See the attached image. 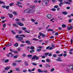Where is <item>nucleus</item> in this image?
Returning <instances> with one entry per match:
<instances>
[{"instance_id":"f257e3e1","label":"nucleus","mask_w":73,"mask_h":73,"mask_svg":"<svg viewBox=\"0 0 73 73\" xmlns=\"http://www.w3.org/2000/svg\"><path fill=\"white\" fill-rule=\"evenodd\" d=\"M49 4V0H43V3H42L43 6L45 7L48 5Z\"/></svg>"},{"instance_id":"f03ea898","label":"nucleus","mask_w":73,"mask_h":73,"mask_svg":"<svg viewBox=\"0 0 73 73\" xmlns=\"http://www.w3.org/2000/svg\"><path fill=\"white\" fill-rule=\"evenodd\" d=\"M20 35H17L15 36V38H18V41H21L22 40H23V38L21 36H20Z\"/></svg>"},{"instance_id":"7ed1b4c3","label":"nucleus","mask_w":73,"mask_h":73,"mask_svg":"<svg viewBox=\"0 0 73 73\" xmlns=\"http://www.w3.org/2000/svg\"><path fill=\"white\" fill-rule=\"evenodd\" d=\"M39 58L37 57L36 56H34L32 58L31 60H38Z\"/></svg>"},{"instance_id":"20e7f679","label":"nucleus","mask_w":73,"mask_h":73,"mask_svg":"<svg viewBox=\"0 0 73 73\" xmlns=\"http://www.w3.org/2000/svg\"><path fill=\"white\" fill-rule=\"evenodd\" d=\"M22 3H21L19 2H17V4H16V5H18L19 7H21V8H22L23 7H22V6L21 5H22Z\"/></svg>"},{"instance_id":"39448f33","label":"nucleus","mask_w":73,"mask_h":73,"mask_svg":"<svg viewBox=\"0 0 73 73\" xmlns=\"http://www.w3.org/2000/svg\"><path fill=\"white\" fill-rule=\"evenodd\" d=\"M34 12H35V11L34 10L29 9L28 13H29V14H32V13H34Z\"/></svg>"},{"instance_id":"423d86ee","label":"nucleus","mask_w":73,"mask_h":73,"mask_svg":"<svg viewBox=\"0 0 73 73\" xmlns=\"http://www.w3.org/2000/svg\"><path fill=\"white\" fill-rule=\"evenodd\" d=\"M67 29L68 31H70L71 29H73V26H68Z\"/></svg>"},{"instance_id":"0eeeda50","label":"nucleus","mask_w":73,"mask_h":73,"mask_svg":"<svg viewBox=\"0 0 73 73\" xmlns=\"http://www.w3.org/2000/svg\"><path fill=\"white\" fill-rule=\"evenodd\" d=\"M39 34L40 35V36H42V37L44 38L46 37V35H45L42 33H40Z\"/></svg>"},{"instance_id":"6e6552de","label":"nucleus","mask_w":73,"mask_h":73,"mask_svg":"<svg viewBox=\"0 0 73 73\" xmlns=\"http://www.w3.org/2000/svg\"><path fill=\"white\" fill-rule=\"evenodd\" d=\"M46 17L48 18V19H51L52 17V16L51 14H48L46 15Z\"/></svg>"},{"instance_id":"1a4fd4ad","label":"nucleus","mask_w":73,"mask_h":73,"mask_svg":"<svg viewBox=\"0 0 73 73\" xmlns=\"http://www.w3.org/2000/svg\"><path fill=\"white\" fill-rule=\"evenodd\" d=\"M18 25H19L20 26H24V24L22 23L21 22H19L17 23Z\"/></svg>"},{"instance_id":"9d476101","label":"nucleus","mask_w":73,"mask_h":73,"mask_svg":"<svg viewBox=\"0 0 73 73\" xmlns=\"http://www.w3.org/2000/svg\"><path fill=\"white\" fill-rule=\"evenodd\" d=\"M10 68H11V66H8V67H7L5 68L4 69L6 70H9V69H10Z\"/></svg>"},{"instance_id":"9b49d317","label":"nucleus","mask_w":73,"mask_h":73,"mask_svg":"<svg viewBox=\"0 0 73 73\" xmlns=\"http://www.w3.org/2000/svg\"><path fill=\"white\" fill-rule=\"evenodd\" d=\"M28 10H29V9H26L24 10L23 11V13H28Z\"/></svg>"},{"instance_id":"f8f14e48","label":"nucleus","mask_w":73,"mask_h":73,"mask_svg":"<svg viewBox=\"0 0 73 73\" xmlns=\"http://www.w3.org/2000/svg\"><path fill=\"white\" fill-rule=\"evenodd\" d=\"M37 71L38 73H43V71L42 70L40 69H38L37 70Z\"/></svg>"},{"instance_id":"ddd939ff","label":"nucleus","mask_w":73,"mask_h":73,"mask_svg":"<svg viewBox=\"0 0 73 73\" xmlns=\"http://www.w3.org/2000/svg\"><path fill=\"white\" fill-rule=\"evenodd\" d=\"M64 4H68L70 5L72 4L71 3H70L68 1H64Z\"/></svg>"},{"instance_id":"4468645a","label":"nucleus","mask_w":73,"mask_h":73,"mask_svg":"<svg viewBox=\"0 0 73 73\" xmlns=\"http://www.w3.org/2000/svg\"><path fill=\"white\" fill-rule=\"evenodd\" d=\"M13 15H14L15 16H17V12L16 11L13 12Z\"/></svg>"},{"instance_id":"2eb2a0df","label":"nucleus","mask_w":73,"mask_h":73,"mask_svg":"<svg viewBox=\"0 0 73 73\" xmlns=\"http://www.w3.org/2000/svg\"><path fill=\"white\" fill-rule=\"evenodd\" d=\"M62 13L63 15H65L68 14V13L66 11H64L62 12Z\"/></svg>"},{"instance_id":"dca6fc26","label":"nucleus","mask_w":73,"mask_h":73,"mask_svg":"<svg viewBox=\"0 0 73 73\" xmlns=\"http://www.w3.org/2000/svg\"><path fill=\"white\" fill-rule=\"evenodd\" d=\"M19 45V44L17 43H16L14 45V46H15V47H17V46Z\"/></svg>"},{"instance_id":"f3484780","label":"nucleus","mask_w":73,"mask_h":73,"mask_svg":"<svg viewBox=\"0 0 73 73\" xmlns=\"http://www.w3.org/2000/svg\"><path fill=\"white\" fill-rule=\"evenodd\" d=\"M30 49L31 50H35V47L33 46H32L30 47Z\"/></svg>"},{"instance_id":"a211bd4d","label":"nucleus","mask_w":73,"mask_h":73,"mask_svg":"<svg viewBox=\"0 0 73 73\" xmlns=\"http://www.w3.org/2000/svg\"><path fill=\"white\" fill-rule=\"evenodd\" d=\"M12 44L11 43H8V44H7L6 45V46H11V45Z\"/></svg>"},{"instance_id":"6ab92c4d","label":"nucleus","mask_w":73,"mask_h":73,"mask_svg":"<svg viewBox=\"0 0 73 73\" xmlns=\"http://www.w3.org/2000/svg\"><path fill=\"white\" fill-rule=\"evenodd\" d=\"M30 8H32V9H34L35 8V6L34 5H31Z\"/></svg>"},{"instance_id":"aec40b11","label":"nucleus","mask_w":73,"mask_h":73,"mask_svg":"<svg viewBox=\"0 0 73 73\" xmlns=\"http://www.w3.org/2000/svg\"><path fill=\"white\" fill-rule=\"evenodd\" d=\"M64 4V2H61L60 3V4H59V6L60 7H61L62 6V4Z\"/></svg>"},{"instance_id":"412c9836","label":"nucleus","mask_w":73,"mask_h":73,"mask_svg":"<svg viewBox=\"0 0 73 73\" xmlns=\"http://www.w3.org/2000/svg\"><path fill=\"white\" fill-rule=\"evenodd\" d=\"M54 46H53L52 47H51L49 48V50H52V49H54Z\"/></svg>"},{"instance_id":"4be33fe9","label":"nucleus","mask_w":73,"mask_h":73,"mask_svg":"<svg viewBox=\"0 0 73 73\" xmlns=\"http://www.w3.org/2000/svg\"><path fill=\"white\" fill-rule=\"evenodd\" d=\"M27 57H29V58H32V54H29L27 56Z\"/></svg>"},{"instance_id":"5701e85b","label":"nucleus","mask_w":73,"mask_h":73,"mask_svg":"<svg viewBox=\"0 0 73 73\" xmlns=\"http://www.w3.org/2000/svg\"><path fill=\"white\" fill-rule=\"evenodd\" d=\"M56 60L57 61H59V62H62V60L59 59H56Z\"/></svg>"},{"instance_id":"b1692460","label":"nucleus","mask_w":73,"mask_h":73,"mask_svg":"<svg viewBox=\"0 0 73 73\" xmlns=\"http://www.w3.org/2000/svg\"><path fill=\"white\" fill-rule=\"evenodd\" d=\"M47 31L48 32H50V31L53 32V30H52L51 29H49L47 30Z\"/></svg>"},{"instance_id":"393cba45","label":"nucleus","mask_w":73,"mask_h":73,"mask_svg":"<svg viewBox=\"0 0 73 73\" xmlns=\"http://www.w3.org/2000/svg\"><path fill=\"white\" fill-rule=\"evenodd\" d=\"M34 50H31L29 52L31 53H33L35 52Z\"/></svg>"},{"instance_id":"a878e982","label":"nucleus","mask_w":73,"mask_h":73,"mask_svg":"<svg viewBox=\"0 0 73 73\" xmlns=\"http://www.w3.org/2000/svg\"><path fill=\"white\" fill-rule=\"evenodd\" d=\"M0 4H4L5 3L4 2L0 0Z\"/></svg>"},{"instance_id":"bb28decb","label":"nucleus","mask_w":73,"mask_h":73,"mask_svg":"<svg viewBox=\"0 0 73 73\" xmlns=\"http://www.w3.org/2000/svg\"><path fill=\"white\" fill-rule=\"evenodd\" d=\"M25 43L26 44H30V41L29 40H26L25 41Z\"/></svg>"},{"instance_id":"cd10ccee","label":"nucleus","mask_w":73,"mask_h":73,"mask_svg":"<svg viewBox=\"0 0 73 73\" xmlns=\"http://www.w3.org/2000/svg\"><path fill=\"white\" fill-rule=\"evenodd\" d=\"M71 16H73V14H70V15H68V17H71Z\"/></svg>"},{"instance_id":"c85d7f7f","label":"nucleus","mask_w":73,"mask_h":73,"mask_svg":"<svg viewBox=\"0 0 73 73\" xmlns=\"http://www.w3.org/2000/svg\"><path fill=\"white\" fill-rule=\"evenodd\" d=\"M33 65H34V66H37V64L35 62H33L32 63Z\"/></svg>"},{"instance_id":"c756f323","label":"nucleus","mask_w":73,"mask_h":73,"mask_svg":"<svg viewBox=\"0 0 73 73\" xmlns=\"http://www.w3.org/2000/svg\"><path fill=\"white\" fill-rule=\"evenodd\" d=\"M9 17L10 18H12V17H13V15L12 14H10L9 15Z\"/></svg>"},{"instance_id":"7c9ffc66","label":"nucleus","mask_w":73,"mask_h":73,"mask_svg":"<svg viewBox=\"0 0 73 73\" xmlns=\"http://www.w3.org/2000/svg\"><path fill=\"white\" fill-rule=\"evenodd\" d=\"M66 27V25H65V24H63L62 25V28H65Z\"/></svg>"},{"instance_id":"2f4dec72","label":"nucleus","mask_w":73,"mask_h":73,"mask_svg":"<svg viewBox=\"0 0 73 73\" xmlns=\"http://www.w3.org/2000/svg\"><path fill=\"white\" fill-rule=\"evenodd\" d=\"M15 69L16 70H17V71H20V70L19 68H16Z\"/></svg>"},{"instance_id":"473e14b6","label":"nucleus","mask_w":73,"mask_h":73,"mask_svg":"<svg viewBox=\"0 0 73 73\" xmlns=\"http://www.w3.org/2000/svg\"><path fill=\"white\" fill-rule=\"evenodd\" d=\"M54 70V68H52L51 70H50V72H53Z\"/></svg>"},{"instance_id":"72a5a7b5","label":"nucleus","mask_w":73,"mask_h":73,"mask_svg":"<svg viewBox=\"0 0 73 73\" xmlns=\"http://www.w3.org/2000/svg\"><path fill=\"white\" fill-rule=\"evenodd\" d=\"M15 62H21V60H16Z\"/></svg>"},{"instance_id":"f704fd0d","label":"nucleus","mask_w":73,"mask_h":73,"mask_svg":"<svg viewBox=\"0 0 73 73\" xmlns=\"http://www.w3.org/2000/svg\"><path fill=\"white\" fill-rule=\"evenodd\" d=\"M46 61L47 62H49L50 61V60L48 59H46Z\"/></svg>"},{"instance_id":"c9c22d12","label":"nucleus","mask_w":73,"mask_h":73,"mask_svg":"<svg viewBox=\"0 0 73 73\" xmlns=\"http://www.w3.org/2000/svg\"><path fill=\"white\" fill-rule=\"evenodd\" d=\"M18 32L19 33V34H21V33L22 32H23V31H22V30H20L18 31Z\"/></svg>"},{"instance_id":"e433bc0d","label":"nucleus","mask_w":73,"mask_h":73,"mask_svg":"<svg viewBox=\"0 0 73 73\" xmlns=\"http://www.w3.org/2000/svg\"><path fill=\"white\" fill-rule=\"evenodd\" d=\"M26 46V45L25 44H21L20 45V46H22V47H23V46Z\"/></svg>"},{"instance_id":"4c0bfd02","label":"nucleus","mask_w":73,"mask_h":73,"mask_svg":"<svg viewBox=\"0 0 73 73\" xmlns=\"http://www.w3.org/2000/svg\"><path fill=\"white\" fill-rule=\"evenodd\" d=\"M9 62V60L7 59L5 61V63H7V62Z\"/></svg>"},{"instance_id":"58836bf2","label":"nucleus","mask_w":73,"mask_h":73,"mask_svg":"<svg viewBox=\"0 0 73 73\" xmlns=\"http://www.w3.org/2000/svg\"><path fill=\"white\" fill-rule=\"evenodd\" d=\"M11 31L12 33L14 35L16 34V33L15 32H14V31L13 30H11Z\"/></svg>"},{"instance_id":"ea45409f","label":"nucleus","mask_w":73,"mask_h":73,"mask_svg":"<svg viewBox=\"0 0 73 73\" xmlns=\"http://www.w3.org/2000/svg\"><path fill=\"white\" fill-rule=\"evenodd\" d=\"M12 65L13 66H15L16 65V63H12Z\"/></svg>"},{"instance_id":"a19ab883","label":"nucleus","mask_w":73,"mask_h":73,"mask_svg":"<svg viewBox=\"0 0 73 73\" xmlns=\"http://www.w3.org/2000/svg\"><path fill=\"white\" fill-rule=\"evenodd\" d=\"M21 47L19 48H17V50L18 51H19V52L20 51V50H21Z\"/></svg>"},{"instance_id":"79ce46f5","label":"nucleus","mask_w":73,"mask_h":73,"mask_svg":"<svg viewBox=\"0 0 73 73\" xmlns=\"http://www.w3.org/2000/svg\"><path fill=\"white\" fill-rule=\"evenodd\" d=\"M44 67H45L46 68H47L48 67H50V66L48 65L45 66Z\"/></svg>"},{"instance_id":"37998d69","label":"nucleus","mask_w":73,"mask_h":73,"mask_svg":"<svg viewBox=\"0 0 73 73\" xmlns=\"http://www.w3.org/2000/svg\"><path fill=\"white\" fill-rule=\"evenodd\" d=\"M72 19H69L68 21V22L71 23L72 21Z\"/></svg>"},{"instance_id":"c03bdc74","label":"nucleus","mask_w":73,"mask_h":73,"mask_svg":"<svg viewBox=\"0 0 73 73\" xmlns=\"http://www.w3.org/2000/svg\"><path fill=\"white\" fill-rule=\"evenodd\" d=\"M58 7V6L57 5H55L54 6V8H57Z\"/></svg>"},{"instance_id":"a18cd8bd","label":"nucleus","mask_w":73,"mask_h":73,"mask_svg":"<svg viewBox=\"0 0 73 73\" xmlns=\"http://www.w3.org/2000/svg\"><path fill=\"white\" fill-rule=\"evenodd\" d=\"M38 30H39L40 31H41V30H42V27H38Z\"/></svg>"},{"instance_id":"49530a36","label":"nucleus","mask_w":73,"mask_h":73,"mask_svg":"<svg viewBox=\"0 0 73 73\" xmlns=\"http://www.w3.org/2000/svg\"><path fill=\"white\" fill-rule=\"evenodd\" d=\"M49 54V53H46L44 54L45 56H48V55Z\"/></svg>"},{"instance_id":"de8ad7c7","label":"nucleus","mask_w":73,"mask_h":73,"mask_svg":"<svg viewBox=\"0 0 73 73\" xmlns=\"http://www.w3.org/2000/svg\"><path fill=\"white\" fill-rule=\"evenodd\" d=\"M41 49H37V52H40V51H41Z\"/></svg>"},{"instance_id":"09e8293b","label":"nucleus","mask_w":73,"mask_h":73,"mask_svg":"<svg viewBox=\"0 0 73 73\" xmlns=\"http://www.w3.org/2000/svg\"><path fill=\"white\" fill-rule=\"evenodd\" d=\"M22 29L23 31H25L27 29V28L25 27H23Z\"/></svg>"},{"instance_id":"8fccbe9b","label":"nucleus","mask_w":73,"mask_h":73,"mask_svg":"<svg viewBox=\"0 0 73 73\" xmlns=\"http://www.w3.org/2000/svg\"><path fill=\"white\" fill-rule=\"evenodd\" d=\"M63 55V54H58V56H61H61H62V55Z\"/></svg>"},{"instance_id":"3c124183","label":"nucleus","mask_w":73,"mask_h":73,"mask_svg":"<svg viewBox=\"0 0 73 73\" xmlns=\"http://www.w3.org/2000/svg\"><path fill=\"white\" fill-rule=\"evenodd\" d=\"M31 20L32 21H33V22H35V21L36 20L35 19H31Z\"/></svg>"},{"instance_id":"603ef678","label":"nucleus","mask_w":73,"mask_h":73,"mask_svg":"<svg viewBox=\"0 0 73 73\" xmlns=\"http://www.w3.org/2000/svg\"><path fill=\"white\" fill-rule=\"evenodd\" d=\"M25 64L26 66H28V63H27V62H25Z\"/></svg>"},{"instance_id":"864d4df0","label":"nucleus","mask_w":73,"mask_h":73,"mask_svg":"<svg viewBox=\"0 0 73 73\" xmlns=\"http://www.w3.org/2000/svg\"><path fill=\"white\" fill-rule=\"evenodd\" d=\"M53 57H57V55L56 54H53Z\"/></svg>"},{"instance_id":"5fc2aeb1","label":"nucleus","mask_w":73,"mask_h":73,"mask_svg":"<svg viewBox=\"0 0 73 73\" xmlns=\"http://www.w3.org/2000/svg\"><path fill=\"white\" fill-rule=\"evenodd\" d=\"M13 27H17V25H16V24H14L13 25Z\"/></svg>"},{"instance_id":"6e6d98bb","label":"nucleus","mask_w":73,"mask_h":73,"mask_svg":"<svg viewBox=\"0 0 73 73\" xmlns=\"http://www.w3.org/2000/svg\"><path fill=\"white\" fill-rule=\"evenodd\" d=\"M51 10L52 11H56V9L54 8L52 9Z\"/></svg>"},{"instance_id":"4d7b16f0","label":"nucleus","mask_w":73,"mask_h":73,"mask_svg":"<svg viewBox=\"0 0 73 73\" xmlns=\"http://www.w3.org/2000/svg\"><path fill=\"white\" fill-rule=\"evenodd\" d=\"M9 6H6L5 8L6 9H9Z\"/></svg>"},{"instance_id":"13d9d810","label":"nucleus","mask_w":73,"mask_h":73,"mask_svg":"<svg viewBox=\"0 0 73 73\" xmlns=\"http://www.w3.org/2000/svg\"><path fill=\"white\" fill-rule=\"evenodd\" d=\"M63 56L64 57H66V56H67V54H63Z\"/></svg>"},{"instance_id":"bf43d9fd","label":"nucleus","mask_w":73,"mask_h":73,"mask_svg":"<svg viewBox=\"0 0 73 73\" xmlns=\"http://www.w3.org/2000/svg\"><path fill=\"white\" fill-rule=\"evenodd\" d=\"M22 56L24 57H26V55L25 54H23L22 55Z\"/></svg>"},{"instance_id":"052dcab7","label":"nucleus","mask_w":73,"mask_h":73,"mask_svg":"<svg viewBox=\"0 0 73 73\" xmlns=\"http://www.w3.org/2000/svg\"><path fill=\"white\" fill-rule=\"evenodd\" d=\"M55 36H58V32H57L55 34Z\"/></svg>"},{"instance_id":"680f3d73","label":"nucleus","mask_w":73,"mask_h":73,"mask_svg":"<svg viewBox=\"0 0 73 73\" xmlns=\"http://www.w3.org/2000/svg\"><path fill=\"white\" fill-rule=\"evenodd\" d=\"M43 48V46H39L38 47V48H40V49H41V48Z\"/></svg>"},{"instance_id":"e2e57ef3","label":"nucleus","mask_w":73,"mask_h":73,"mask_svg":"<svg viewBox=\"0 0 73 73\" xmlns=\"http://www.w3.org/2000/svg\"><path fill=\"white\" fill-rule=\"evenodd\" d=\"M27 70L25 69L23 70V72H27Z\"/></svg>"},{"instance_id":"0e129e2a","label":"nucleus","mask_w":73,"mask_h":73,"mask_svg":"<svg viewBox=\"0 0 73 73\" xmlns=\"http://www.w3.org/2000/svg\"><path fill=\"white\" fill-rule=\"evenodd\" d=\"M25 32H26V33H30L28 32V31L27 30H25Z\"/></svg>"},{"instance_id":"69168bd1","label":"nucleus","mask_w":73,"mask_h":73,"mask_svg":"<svg viewBox=\"0 0 73 73\" xmlns=\"http://www.w3.org/2000/svg\"><path fill=\"white\" fill-rule=\"evenodd\" d=\"M56 53L57 54H59V53H60V51H56Z\"/></svg>"},{"instance_id":"338daca9","label":"nucleus","mask_w":73,"mask_h":73,"mask_svg":"<svg viewBox=\"0 0 73 73\" xmlns=\"http://www.w3.org/2000/svg\"><path fill=\"white\" fill-rule=\"evenodd\" d=\"M52 53H50V54H48V56H52Z\"/></svg>"},{"instance_id":"774afa93","label":"nucleus","mask_w":73,"mask_h":73,"mask_svg":"<svg viewBox=\"0 0 73 73\" xmlns=\"http://www.w3.org/2000/svg\"><path fill=\"white\" fill-rule=\"evenodd\" d=\"M16 21H19V19H15Z\"/></svg>"}]
</instances>
